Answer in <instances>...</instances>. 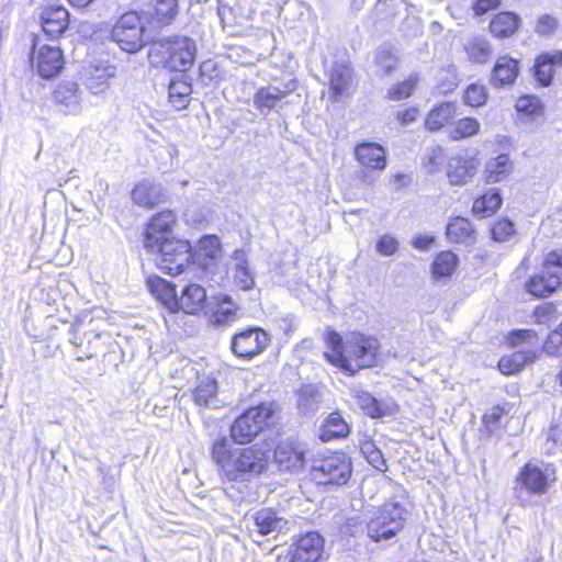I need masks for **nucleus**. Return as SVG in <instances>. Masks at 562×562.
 <instances>
[{
    "label": "nucleus",
    "mask_w": 562,
    "mask_h": 562,
    "mask_svg": "<svg viewBox=\"0 0 562 562\" xmlns=\"http://www.w3.org/2000/svg\"><path fill=\"white\" fill-rule=\"evenodd\" d=\"M446 160L445 151L441 147H431L427 154L425 168L429 173H436L440 170L441 165Z\"/></svg>",
    "instance_id": "nucleus-56"
},
{
    "label": "nucleus",
    "mask_w": 562,
    "mask_h": 562,
    "mask_svg": "<svg viewBox=\"0 0 562 562\" xmlns=\"http://www.w3.org/2000/svg\"><path fill=\"white\" fill-rule=\"evenodd\" d=\"M326 342L330 349L325 352L326 359L350 374L376 363L380 342L372 336L351 333L344 340L338 333L330 329L327 331Z\"/></svg>",
    "instance_id": "nucleus-2"
},
{
    "label": "nucleus",
    "mask_w": 562,
    "mask_h": 562,
    "mask_svg": "<svg viewBox=\"0 0 562 562\" xmlns=\"http://www.w3.org/2000/svg\"><path fill=\"white\" fill-rule=\"evenodd\" d=\"M322 403V394L319 390L306 384L301 387L297 395V408L302 414H312L318 411Z\"/></svg>",
    "instance_id": "nucleus-38"
},
{
    "label": "nucleus",
    "mask_w": 562,
    "mask_h": 562,
    "mask_svg": "<svg viewBox=\"0 0 562 562\" xmlns=\"http://www.w3.org/2000/svg\"><path fill=\"white\" fill-rule=\"evenodd\" d=\"M274 462L281 471L297 472L305 464L304 450L293 443H280L273 452Z\"/></svg>",
    "instance_id": "nucleus-20"
},
{
    "label": "nucleus",
    "mask_w": 562,
    "mask_h": 562,
    "mask_svg": "<svg viewBox=\"0 0 562 562\" xmlns=\"http://www.w3.org/2000/svg\"><path fill=\"white\" fill-rule=\"evenodd\" d=\"M225 436L212 445L211 456L220 468L225 492L232 498H240L248 483L268 470L269 451L259 445L229 449Z\"/></svg>",
    "instance_id": "nucleus-1"
},
{
    "label": "nucleus",
    "mask_w": 562,
    "mask_h": 562,
    "mask_svg": "<svg viewBox=\"0 0 562 562\" xmlns=\"http://www.w3.org/2000/svg\"><path fill=\"white\" fill-rule=\"evenodd\" d=\"M360 165L374 170H383L386 166L385 151L375 143H361L355 149Z\"/></svg>",
    "instance_id": "nucleus-24"
},
{
    "label": "nucleus",
    "mask_w": 562,
    "mask_h": 562,
    "mask_svg": "<svg viewBox=\"0 0 562 562\" xmlns=\"http://www.w3.org/2000/svg\"><path fill=\"white\" fill-rule=\"evenodd\" d=\"M69 13L61 5H50L41 13V25L45 35L50 40H57L67 30Z\"/></svg>",
    "instance_id": "nucleus-18"
},
{
    "label": "nucleus",
    "mask_w": 562,
    "mask_h": 562,
    "mask_svg": "<svg viewBox=\"0 0 562 562\" xmlns=\"http://www.w3.org/2000/svg\"><path fill=\"white\" fill-rule=\"evenodd\" d=\"M348 424L339 413L330 414L319 428V439L324 442L344 438L349 434Z\"/></svg>",
    "instance_id": "nucleus-34"
},
{
    "label": "nucleus",
    "mask_w": 562,
    "mask_h": 562,
    "mask_svg": "<svg viewBox=\"0 0 562 562\" xmlns=\"http://www.w3.org/2000/svg\"><path fill=\"white\" fill-rule=\"evenodd\" d=\"M270 344V336L259 327H249L236 333L231 342L232 352L241 359H251Z\"/></svg>",
    "instance_id": "nucleus-12"
},
{
    "label": "nucleus",
    "mask_w": 562,
    "mask_h": 562,
    "mask_svg": "<svg viewBox=\"0 0 562 562\" xmlns=\"http://www.w3.org/2000/svg\"><path fill=\"white\" fill-rule=\"evenodd\" d=\"M480 123L474 117H463L454 122L450 127V137L453 140L471 137L480 131Z\"/></svg>",
    "instance_id": "nucleus-45"
},
{
    "label": "nucleus",
    "mask_w": 562,
    "mask_h": 562,
    "mask_svg": "<svg viewBox=\"0 0 562 562\" xmlns=\"http://www.w3.org/2000/svg\"><path fill=\"white\" fill-rule=\"evenodd\" d=\"M217 14L223 24H241L250 18L249 0H218Z\"/></svg>",
    "instance_id": "nucleus-22"
},
{
    "label": "nucleus",
    "mask_w": 562,
    "mask_h": 562,
    "mask_svg": "<svg viewBox=\"0 0 562 562\" xmlns=\"http://www.w3.org/2000/svg\"><path fill=\"white\" fill-rule=\"evenodd\" d=\"M498 369L504 374H514L519 372L521 369L518 368L512 356H504L498 362Z\"/></svg>",
    "instance_id": "nucleus-62"
},
{
    "label": "nucleus",
    "mask_w": 562,
    "mask_h": 562,
    "mask_svg": "<svg viewBox=\"0 0 562 562\" xmlns=\"http://www.w3.org/2000/svg\"><path fill=\"white\" fill-rule=\"evenodd\" d=\"M362 452L368 462L376 470L385 472L387 470L383 453L371 442L363 445Z\"/></svg>",
    "instance_id": "nucleus-52"
},
{
    "label": "nucleus",
    "mask_w": 562,
    "mask_h": 562,
    "mask_svg": "<svg viewBox=\"0 0 562 562\" xmlns=\"http://www.w3.org/2000/svg\"><path fill=\"white\" fill-rule=\"evenodd\" d=\"M509 345L518 347L526 345L528 349L518 350L510 356L518 368L522 369L525 366L533 363L541 356L540 348L530 349L538 346V335L531 329H519L513 331L508 337Z\"/></svg>",
    "instance_id": "nucleus-16"
},
{
    "label": "nucleus",
    "mask_w": 562,
    "mask_h": 562,
    "mask_svg": "<svg viewBox=\"0 0 562 562\" xmlns=\"http://www.w3.org/2000/svg\"><path fill=\"white\" fill-rule=\"evenodd\" d=\"M504 415V409L501 406H493L483 416L484 427L490 436L496 435L499 431L501 419Z\"/></svg>",
    "instance_id": "nucleus-53"
},
{
    "label": "nucleus",
    "mask_w": 562,
    "mask_h": 562,
    "mask_svg": "<svg viewBox=\"0 0 562 562\" xmlns=\"http://www.w3.org/2000/svg\"><path fill=\"white\" fill-rule=\"evenodd\" d=\"M191 93V83L186 80L183 74H181L179 78L171 79L168 87V94L169 102L176 110L180 111L189 105Z\"/></svg>",
    "instance_id": "nucleus-33"
},
{
    "label": "nucleus",
    "mask_w": 562,
    "mask_h": 562,
    "mask_svg": "<svg viewBox=\"0 0 562 562\" xmlns=\"http://www.w3.org/2000/svg\"><path fill=\"white\" fill-rule=\"evenodd\" d=\"M516 108L519 112L532 114L537 109V103L536 100L531 97H521L518 99Z\"/></svg>",
    "instance_id": "nucleus-63"
},
{
    "label": "nucleus",
    "mask_w": 562,
    "mask_h": 562,
    "mask_svg": "<svg viewBox=\"0 0 562 562\" xmlns=\"http://www.w3.org/2000/svg\"><path fill=\"white\" fill-rule=\"evenodd\" d=\"M114 75L115 68L113 66L94 67L91 76L87 79V88L95 95L102 94L109 89L108 80L114 77Z\"/></svg>",
    "instance_id": "nucleus-40"
},
{
    "label": "nucleus",
    "mask_w": 562,
    "mask_h": 562,
    "mask_svg": "<svg viewBox=\"0 0 562 562\" xmlns=\"http://www.w3.org/2000/svg\"><path fill=\"white\" fill-rule=\"evenodd\" d=\"M549 488L548 475L536 464L527 463L518 472L514 482L517 502L525 506L529 495L544 494Z\"/></svg>",
    "instance_id": "nucleus-10"
},
{
    "label": "nucleus",
    "mask_w": 562,
    "mask_h": 562,
    "mask_svg": "<svg viewBox=\"0 0 562 562\" xmlns=\"http://www.w3.org/2000/svg\"><path fill=\"white\" fill-rule=\"evenodd\" d=\"M216 380L210 376H204L199 380V383L193 391V400L198 406L207 407L216 401Z\"/></svg>",
    "instance_id": "nucleus-37"
},
{
    "label": "nucleus",
    "mask_w": 562,
    "mask_h": 562,
    "mask_svg": "<svg viewBox=\"0 0 562 562\" xmlns=\"http://www.w3.org/2000/svg\"><path fill=\"white\" fill-rule=\"evenodd\" d=\"M464 101L471 106H480L486 102V90L483 86L471 85L464 93Z\"/></svg>",
    "instance_id": "nucleus-57"
},
{
    "label": "nucleus",
    "mask_w": 562,
    "mask_h": 562,
    "mask_svg": "<svg viewBox=\"0 0 562 562\" xmlns=\"http://www.w3.org/2000/svg\"><path fill=\"white\" fill-rule=\"evenodd\" d=\"M206 301V292L203 286L192 283L187 285L181 293L179 310L187 314H195L203 310Z\"/></svg>",
    "instance_id": "nucleus-29"
},
{
    "label": "nucleus",
    "mask_w": 562,
    "mask_h": 562,
    "mask_svg": "<svg viewBox=\"0 0 562 562\" xmlns=\"http://www.w3.org/2000/svg\"><path fill=\"white\" fill-rule=\"evenodd\" d=\"M515 232L514 223L507 218L496 222L491 229L492 238L501 243L507 241Z\"/></svg>",
    "instance_id": "nucleus-54"
},
{
    "label": "nucleus",
    "mask_w": 562,
    "mask_h": 562,
    "mask_svg": "<svg viewBox=\"0 0 562 562\" xmlns=\"http://www.w3.org/2000/svg\"><path fill=\"white\" fill-rule=\"evenodd\" d=\"M436 88L440 93H448L453 91L459 85V77L454 66L442 68L437 74Z\"/></svg>",
    "instance_id": "nucleus-47"
},
{
    "label": "nucleus",
    "mask_w": 562,
    "mask_h": 562,
    "mask_svg": "<svg viewBox=\"0 0 562 562\" xmlns=\"http://www.w3.org/2000/svg\"><path fill=\"white\" fill-rule=\"evenodd\" d=\"M195 55V42L181 35L154 41L148 52V59L156 68L184 72L192 67Z\"/></svg>",
    "instance_id": "nucleus-3"
},
{
    "label": "nucleus",
    "mask_w": 562,
    "mask_h": 562,
    "mask_svg": "<svg viewBox=\"0 0 562 562\" xmlns=\"http://www.w3.org/2000/svg\"><path fill=\"white\" fill-rule=\"evenodd\" d=\"M351 68L346 64H335L330 69V89L335 101H339L350 89Z\"/></svg>",
    "instance_id": "nucleus-31"
},
{
    "label": "nucleus",
    "mask_w": 562,
    "mask_h": 562,
    "mask_svg": "<svg viewBox=\"0 0 562 562\" xmlns=\"http://www.w3.org/2000/svg\"><path fill=\"white\" fill-rule=\"evenodd\" d=\"M237 319L236 308L220 307L213 315V323L218 326H227Z\"/></svg>",
    "instance_id": "nucleus-59"
},
{
    "label": "nucleus",
    "mask_w": 562,
    "mask_h": 562,
    "mask_svg": "<svg viewBox=\"0 0 562 562\" xmlns=\"http://www.w3.org/2000/svg\"><path fill=\"white\" fill-rule=\"evenodd\" d=\"M145 27L136 11L124 13L112 29L111 36L119 46L128 53L139 50L146 43Z\"/></svg>",
    "instance_id": "nucleus-9"
},
{
    "label": "nucleus",
    "mask_w": 562,
    "mask_h": 562,
    "mask_svg": "<svg viewBox=\"0 0 562 562\" xmlns=\"http://www.w3.org/2000/svg\"><path fill=\"white\" fill-rule=\"evenodd\" d=\"M520 22V18L513 12H499L492 19L490 30L495 37L507 38L517 32Z\"/></svg>",
    "instance_id": "nucleus-32"
},
{
    "label": "nucleus",
    "mask_w": 562,
    "mask_h": 562,
    "mask_svg": "<svg viewBox=\"0 0 562 562\" xmlns=\"http://www.w3.org/2000/svg\"><path fill=\"white\" fill-rule=\"evenodd\" d=\"M221 257V240L215 235L204 236L192 251L191 263L198 266L204 273L212 272Z\"/></svg>",
    "instance_id": "nucleus-17"
},
{
    "label": "nucleus",
    "mask_w": 562,
    "mask_h": 562,
    "mask_svg": "<svg viewBox=\"0 0 562 562\" xmlns=\"http://www.w3.org/2000/svg\"><path fill=\"white\" fill-rule=\"evenodd\" d=\"M375 63L384 74H390L397 64V57L389 47H381L376 50Z\"/></svg>",
    "instance_id": "nucleus-55"
},
{
    "label": "nucleus",
    "mask_w": 562,
    "mask_h": 562,
    "mask_svg": "<svg viewBox=\"0 0 562 562\" xmlns=\"http://www.w3.org/2000/svg\"><path fill=\"white\" fill-rule=\"evenodd\" d=\"M469 59L476 64H485L492 56V46L483 37H473L465 45Z\"/></svg>",
    "instance_id": "nucleus-42"
},
{
    "label": "nucleus",
    "mask_w": 562,
    "mask_h": 562,
    "mask_svg": "<svg viewBox=\"0 0 562 562\" xmlns=\"http://www.w3.org/2000/svg\"><path fill=\"white\" fill-rule=\"evenodd\" d=\"M501 204L502 198L498 190L492 189L474 201L472 211L481 217H487L492 215Z\"/></svg>",
    "instance_id": "nucleus-41"
},
{
    "label": "nucleus",
    "mask_w": 562,
    "mask_h": 562,
    "mask_svg": "<svg viewBox=\"0 0 562 562\" xmlns=\"http://www.w3.org/2000/svg\"><path fill=\"white\" fill-rule=\"evenodd\" d=\"M513 165L505 154L490 159L485 165V180L487 183H496L505 179L512 171Z\"/></svg>",
    "instance_id": "nucleus-35"
},
{
    "label": "nucleus",
    "mask_w": 562,
    "mask_h": 562,
    "mask_svg": "<svg viewBox=\"0 0 562 562\" xmlns=\"http://www.w3.org/2000/svg\"><path fill=\"white\" fill-rule=\"evenodd\" d=\"M255 530L261 536L276 537L288 529L289 521L272 508L265 507L251 516Z\"/></svg>",
    "instance_id": "nucleus-19"
},
{
    "label": "nucleus",
    "mask_w": 562,
    "mask_h": 562,
    "mask_svg": "<svg viewBox=\"0 0 562 562\" xmlns=\"http://www.w3.org/2000/svg\"><path fill=\"white\" fill-rule=\"evenodd\" d=\"M559 26L560 22L555 16L542 14L537 19L535 33L542 37H549L558 31Z\"/></svg>",
    "instance_id": "nucleus-50"
},
{
    "label": "nucleus",
    "mask_w": 562,
    "mask_h": 562,
    "mask_svg": "<svg viewBox=\"0 0 562 562\" xmlns=\"http://www.w3.org/2000/svg\"><path fill=\"white\" fill-rule=\"evenodd\" d=\"M417 81L418 76L412 75L407 80L392 87L389 90V98L392 100H403L408 98L416 88Z\"/></svg>",
    "instance_id": "nucleus-51"
},
{
    "label": "nucleus",
    "mask_w": 562,
    "mask_h": 562,
    "mask_svg": "<svg viewBox=\"0 0 562 562\" xmlns=\"http://www.w3.org/2000/svg\"><path fill=\"white\" fill-rule=\"evenodd\" d=\"M176 220V214L172 211H164L151 217L144 240L147 251H156L158 244L172 238Z\"/></svg>",
    "instance_id": "nucleus-15"
},
{
    "label": "nucleus",
    "mask_w": 562,
    "mask_h": 562,
    "mask_svg": "<svg viewBox=\"0 0 562 562\" xmlns=\"http://www.w3.org/2000/svg\"><path fill=\"white\" fill-rule=\"evenodd\" d=\"M406 517V508L400 502L389 499L367 522V536L374 542L390 540L403 530Z\"/></svg>",
    "instance_id": "nucleus-4"
},
{
    "label": "nucleus",
    "mask_w": 562,
    "mask_h": 562,
    "mask_svg": "<svg viewBox=\"0 0 562 562\" xmlns=\"http://www.w3.org/2000/svg\"><path fill=\"white\" fill-rule=\"evenodd\" d=\"M533 316L538 324H547L557 318V307L553 303H543L536 307Z\"/></svg>",
    "instance_id": "nucleus-58"
},
{
    "label": "nucleus",
    "mask_w": 562,
    "mask_h": 562,
    "mask_svg": "<svg viewBox=\"0 0 562 562\" xmlns=\"http://www.w3.org/2000/svg\"><path fill=\"white\" fill-rule=\"evenodd\" d=\"M350 393L362 412L372 418L383 417L390 412V407L386 404L378 401L364 390L353 387Z\"/></svg>",
    "instance_id": "nucleus-30"
},
{
    "label": "nucleus",
    "mask_w": 562,
    "mask_h": 562,
    "mask_svg": "<svg viewBox=\"0 0 562 562\" xmlns=\"http://www.w3.org/2000/svg\"><path fill=\"white\" fill-rule=\"evenodd\" d=\"M535 76L538 82L544 87L549 86L553 78V66L548 56L540 55L535 65Z\"/></svg>",
    "instance_id": "nucleus-49"
},
{
    "label": "nucleus",
    "mask_w": 562,
    "mask_h": 562,
    "mask_svg": "<svg viewBox=\"0 0 562 562\" xmlns=\"http://www.w3.org/2000/svg\"><path fill=\"white\" fill-rule=\"evenodd\" d=\"M456 104L452 102H443L432 109L425 122L426 128L429 131H438L456 115Z\"/></svg>",
    "instance_id": "nucleus-36"
},
{
    "label": "nucleus",
    "mask_w": 562,
    "mask_h": 562,
    "mask_svg": "<svg viewBox=\"0 0 562 562\" xmlns=\"http://www.w3.org/2000/svg\"><path fill=\"white\" fill-rule=\"evenodd\" d=\"M543 450L547 454H562V425L550 426L546 434Z\"/></svg>",
    "instance_id": "nucleus-48"
},
{
    "label": "nucleus",
    "mask_w": 562,
    "mask_h": 562,
    "mask_svg": "<svg viewBox=\"0 0 562 562\" xmlns=\"http://www.w3.org/2000/svg\"><path fill=\"white\" fill-rule=\"evenodd\" d=\"M397 247V240L390 235L381 236L376 243V250L383 256H392L396 252Z\"/></svg>",
    "instance_id": "nucleus-60"
},
{
    "label": "nucleus",
    "mask_w": 562,
    "mask_h": 562,
    "mask_svg": "<svg viewBox=\"0 0 562 562\" xmlns=\"http://www.w3.org/2000/svg\"><path fill=\"white\" fill-rule=\"evenodd\" d=\"M274 413L276 408L272 403H262L250 407L232 424V439L238 445L252 441L256 436L272 424Z\"/></svg>",
    "instance_id": "nucleus-5"
},
{
    "label": "nucleus",
    "mask_w": 562,
    "mask_h": 562,
    "mask_svg": "<svg viewBox=\"0 0 562 562\" xmlns=\"http://www.w3.org/2000/svg\"><path fill=\"white\" fill-rule=\"evenodd\" d=\"M178 14L177 0H158L155 5L153 18L160 25L170 24Z\"/></svg>",
    "instance_id": "nucleus-46"
},
{
    "label": "nucleus",
    "mask_w": 562,
    "mask_h": 562,
    "mask_svg": "<svg viewBox=\"0 0 562 562\" xmlns=\"http://www.w3.org/2000/svg\"><path fill=\"white\" fill-rule=\"evenodd\" d=\"M234 259L238 261L235 268L236 283L245 291L251 290L255 285L254 274L245 259V252L243 250H236L234 252Z\"/></svg>",
    "instance_id": "nucleus-43"
},
{
    "label": "nucleus",
    "mask_w": 562,
    "mask_h": 562,
    "mask_svg": "<svg viewBox=\"0 0 562 562\" xmlns=\"http://www.w3.org/2000/svg\"><path fill=\"white\" fill-rule=\"evenodd\" d=\"M288 92L274 86L262 87L254 97V105L263 115L282 108V101Z\"/></svg>",
    "instance_id": "nucleus-26"
},
{
    "label": "nucleus",
    "mask_w": 562,
    "mask_h": 562,
    "mask_svg": "<svg viewBox=\"0 0 562 562\" xmlns=\"http://www.w3.org/2000/svg\"><path fill=\"white\" fill-rule=\"evenodd\" d=\"M473 233L470 221L461 216L451 218L446 229L447 238L452 243H467Z\"/></svg>",
    "instance_id": "nucleus-39"
},
{
    "label": "nucleus",
    "mask_w": 562,
    "mask_h": 562,
    "mask_svg": "<svg viewBox=\"0 0 562 562\" xmlns=\"http://www.w3.org/2000/svg\"><path fill=\"white\" fill-rule=\"evenodd\" d=\"M71 342L77 347L76 357L85 361L104 351L103 334L94 328L86 329L83 323L72 326Z\"/></svg>",
    "instance_id": "nucleus-13"
},
{
    "label": "nucleus",
    "mask_w": 562,
    "mask_h": 562,
    "mask_svg": "<svg viewBox=\"0 0 562 562\" xmlns=\"http://www.w3.org/2000/svg\"><path fill=\"white\" fill-rule=\"evenodd\" d=\"M324 543V538L316 531L300 535L291 546V562H321Z\"/></svg>",
    "instance_id": "nucleus-14"
},
{
    "label": "nucleus",
    "mask_w": 562,
    "mask_h": 562,
    "mask_svg": "<svg viewBox=\"0 0 562 562\" xmlns=\"http://www.w3.org/2000/svg\"><path fill=\"white\" fill-rule=\"evenodd\" d=\"M458 263V257L451 251L440 252L431 265V273L436 279L450 277Z\"/></svg>",
    "instance_id": "nucleus-44"
},
{
    "label": "nucleus",
    "mask_w": 562,
    "mask_h": 562,
    "mask_svg": "<svg viewBox=\"0 0 562 562\" xmlns=\"http://www.w3.org/2000/svg\"><path fill=\"white\" fill-rule=\"evenodd\" d=\"M37 44V38H35L31 54L32 69L44 79L56 77L65 64L63 50L52 45H42L36 48Z\"/></svg>",
    "instance_id": "nucleus-11"
},
{
    "label": "nucleus",
    "mask_w": 562,
    "mask_h": 562,
    "mask_svg": "<svg viewBox=\"0 0 562 562\" xmlns=\"http://www.w3.org/2000/svg\"><path fill=\"white\" fill-rule=\"evenodd\" d=\"M498 5V0H477L473 7L476 15L485 14Z\"/></svg>",
    "instance_id": "nucleus-64"
},
{
    "label": "nucleus",
    "mask_w": 562,
    "mask_h": 562,
    "mask_svg": "<svg viewBox=\"0 0 562 562\" xmlns=\"http://www.w3.org/2000/svg\"><path fill=\"white\" fill-rule=\"evenodd\" d=\"M150 292L170 311H179L176 285L156 277L148 280Z\"/></svg>",
    "instance_id": "nucleus-28"
},
{
    "label": "nucleus",
    "mask_w": 562,
    "mask_h": 562,
    "mask_svg": "<svg viewBox=\"0 0 562 562\" xmlns=\"http://www.w3.org/2000/svg\"><path fill=\"white\" fill-rule=\"evenodd\" d=\"M165 190L159 183L143 180L132 191L133 201L145 207H154L165 198Z\"/></svg>",
    "instance_id": "nucleus-25"
},
{
    "label": "nucleus",
    "mask_w": 562,
    "mask_h": 562,
    "mask_svg": "<svg viewBox=\"0 0 562 562\" xmlns=\"http://www.w3.org/2000/svg\"><path fill=\"white\" fill-rule=\"evenodd\" d=\"M562 284V248L551 250L543 259L542 270L526 284L527 291L537 297H547Z\"/></svg>",
    "instance_id": "nucleus-8"
},
{
    "label": "nucleus",
    "mask_w": 562,
    "mask_h": 562,
    "mask_svg": "<svg viewBox=\"0 0 562 562\" xmlns=\"http://www.w3.org/2000/svg\"><path fill=\"white\" fill-rule=\"evenodd\" d=\"M519 74V61L510 56L504 55L497 58L492 74L491 83L495 88L512 86Z\"/></svg>",
    "instance_id": "nucleus-23"
},
{
    "label": "nucleus",
    "mask_w": 562,
    "mask_h": 562,
    "mask_svg": "<svg viewBox=\"0 0 562 562\" xmlns=\"http://www.w3.org/2000/svg\"><path fill=\"white\" fill-rule=\"evenodd\" d=\"M54 98L58 104L64 105L66 113L76 114L81 109L79 86L76 82L59 83L54 91Z\"/></svg>",
    "instance_id": "nucleus-27"
},
{
    "label": "nucleus",
    "mask_w": 562,
    "mask_h": 562,
    "mask_svg": "<svg viewBox=\"0 0 562 562\" xmlns=\"http://www.w3.org/2000/svg\"><path fill=\"white\" fill-rule=\"evenodd\" d=\"M156 255L157 267L165 273L177 276L189 268L192 257V248L189 241L171 238L157 245L156 251H149Z\"/></svg>",
    "instance_id": "nucleus-7"
},
{
    "label": "nucleus",
    "mask_w": 562,
    "mask_h": 562,
    "mask_svg": "<svg viewBox=\"0 0 562 562\" xmlns=\"http://www.w3.org/2000/svg\"><path fill=\"white\" fill-rule=\"evenodd\" d=\"M351 475V463L347 456L335 452L317 458L311 467L312 480L317 485H342Z\"/></svg>",
    "instance_id": "nucleus-6"
},
{
    "label": "nucleus",
    "mask_w": 562,
    "mask_h": 562,
    "mask_svg": "<svg viewBox=\"0 0 562 562\" xmlns=\"http://www.w3.org/2000/svg\"><path fill=\"white\" fill-rule=\"evenodd\" d=\"M562 347V336L560 334H553L551 333L547 340L544 341L541 350L542 352H546L549 356H555L558 355L559 349Z\"/></svg>",
    "instance_id": "nucleus-61"
},
{
    "label": "nucleus",
    "mask_w": 562,
    "mask_h": 562,
    "mask_svg": "<svg viewBox=\"0 0 562 562\" xmlns=\"http://www.w3.org/2000/svg\"><path fill=\"white\" fill-rule=\"evenodd\" d=\"M477 166L479 164L474 158L461 155L452 156L447 166V177L450 184H465L475 175Z\"/></svg>",
    "instance_id": "nucleus-21"
}]
</instances>
